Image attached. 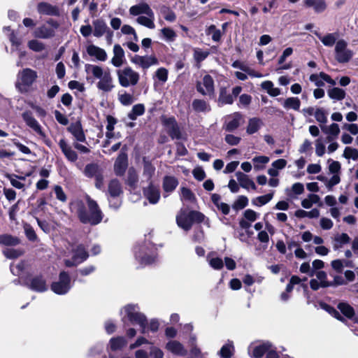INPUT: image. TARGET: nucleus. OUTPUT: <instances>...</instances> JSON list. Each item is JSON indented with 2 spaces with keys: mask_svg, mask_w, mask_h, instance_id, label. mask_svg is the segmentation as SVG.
<instances>
[{
  "mask_svg": "<svg viewBox=\"0 0 358 358\" xmlns=\"http://www.w3.org/2000/svg\"><path fill=\"white\" fill-rule=\"evenodd\" d=\"M113 57L111 59L110 63L115 67H120L125 61V55L123 48L119 44H115L113 46Z\"/></svg>",
  "mask_w": 358,
  "mask_h": 358,
  "instance_id": "obj_17",
  "label": "nucleus"
},
{
  "mask_svg": "<svg viewBox=\"0 0 358 358\" xmlns=\"http://www.w3.org/2000/svg\"><path fill=\"white\" fill-rule=\"evenodd\" d=\"M314 34L320 40L322 43L327 47H332L334 45H336L338 34L336 32L329 33L325 35H322L317 31H315Z\"/></svg>",
  "mask_w": 358,
  "mask_h": 358,
  "instance_id": "obj_22",
  "label": "nucleus"
},
{
  "mask_svg": "<svg viewBox=\"0 0 358 358\" xmlns=\"http://www.w3.org/2000/svg\"><path fill=\"white\" fill-rule=\"evenodd\" d=\"M180 199L182 201L189 202H194L195 201V196L189 189L183 187L180 189Z\"/></svg>",
  "mask_w": 358,
  "mask_h": 358,
  "instance_id": "obj_54",
  "label": "nucleus"
},
{
  "mask_svg": "<svg viewBox=\"0 0 358 358\" xmlns=\"http://www.w3.org/2000/svg\"><path fill=\"white\" fill-rule=\"evenodd\" d=\"M206 33L207 35H211L212 40L215 42H219L222 38V32L220 29H217L214 24L209 26Z\"/></svg>",
  "mask_w": 358,
  "mask_h": 358,
  "instance_id": "obj_48",
  "label": "nucleus"
},
{
  "mask_svg": "<svg viewBox=\"0 0 358 358\" xmlns=\"http://www.w3.org/2000/svg\"><path fill=\"white\" fill-rule=\"evenodd\" d=\"M262 125L263 122L259 118H250L248 121L246 132L248 134H253L256 133L262 127Z\"/></svg>",
  "mask_w": 358,
  "mask_h": 358,
  "instance_id": "obj_37",
  "label": "nucleus"
},
{
  "mask_svg": "<svg viewBox=\"0 0 358 358\" xmlns=\"http://www.w3.org/2000/svg\"><path fill=\"white\" fill-rule=\"evenodd\" d=\"M85 71L90 78L99 80L96 84L99 90L108 92L113 89V78L108 69L105 70L100 66L86 64Z\"/></svg>",
  "mask_w": 358,
  "mask_h": 358,
  "instance_id": "obj_2",
  "label": "nucleus"
},
{
  "mask_svg": "<svg viewBox=\"0 0 358 358\" xmlns=\"http://www.w3.org/2000/svg\"><path fill=\"white\" fill-rule=\"evenodd\" d=\"M145 113V106L142 103H138L133 106L131 112L128 114V117L131 120H136L137 117L143 115Z\"/></svg>",
  "mask_w": 358,
  "mask_h": 358,
  "instance_id": "obj_43",
  "label": "nucleus"
},
{
  "mask_svg": "<svg viewBox=\"0 0 358 358\" xmlns=\"http://www.w3.org/2000/svg\"><path fill=\"white\" fill-rule=\"evenodd\" d=\"M138 181V176L134 168H130L127 173V184L132 188H135Z\"/></svg>",
  "mask_w": 358,
  "mask_h": 358,
  "instance_id": "obj_46",
  "label": "nucleus"
},
{
  "mask_svg": "<svg viewBox=\"0 0 358 358\" xmlns=\"http://www.w3.org/2000/svg\"><path fill=\"white\" fill-rule=\"evenodd\" d=\"M196 90L203 95L212 96L214 94V81L209 75H206L201 82L196 85Z\"/></svg>",
  "mask_w": 358,
  "mask_h": 358,
  "instance_id": "obj_11",
  "label": "nucleus"
},
{
  "mask_svg": "<svg viewBox=\"0 0 358 358\" xmlns=\"http://www.w3.org/2000/svg\"><path fill=\"white\" fill-rule=\"evenodd\" d=\"M24 251L20 249L6 248L3 250V254L8 259H16L22 255Z\"/></svg>",
  "mask_w": 358,
  "mask_h": 358,
  "instance_id": "obj_50",
  "label": "nucleus"
},
{
  "mask_svg": "<svg viewBox=\"0 0 358 358\" xmlns=\"http://www.w3.org/2000/svg\"><path fill=\"white\" fill-rule=\"evenodd\" d=\"M343 156L346 159H352V160L356 161L358 159V150L355 148L346 147L344 150Z\"/></svg>",
  "mask_w": 358,
  "mask_h": 358,
  "instance_id": "obj_60",
  "label": "nucleus"
},
{
  "mask_svg": "<svg viewBox=\"0 0 358 358\" xmlns=\"http://www.w3.org/2000/svg\"><path fill=\"white\" fill-rule=\"evenodd\" d=\"M85 201L87 209L85 203L80 199H76L71 203V208L74 211L83 224L97 225L101 222L103 218V213L96 201L89 195L85 196Z\"/></svg>",
  "mask_w": 358,
  "mask_h": 358,
  "instance_id": "obj_1",
  "label": "nucleus"
},
{
  "mask_svg": "<svg viewBox=\"0 0 358 358\" xmlns=\"http://www.w3.org/2000/svg\"><path fill=\"white\" fill-rule=\"evenodd\" d=\"M119 101L124 106H129L134 101V99L131 94L124 93L119 96Z\"/></svg>",
  "mask_w": 358,
  "mask_h": 358,
  "instance_id": "obj_64",
  "label": "nucleus"
},
{
  "mask_svg": "<svg viewBox=\"0 0 358 358\" xmlns=\"http://www.w3.org/2000/svg\"><path fill=\"white\" fill-rule=\"evenodd\" d=\"M23 120L26 124L34 131L41 138H45V134L43 131L41 126L38 122L34 118L32 113L30 111H25L22 114Z\"/></svg>",
  "mask_w": 358,
  "mask_h": 358,
  "instance_id": "obj_13",
  "label": "nucleus"
},
{
  "mask_svg": "<svg viewBox=\"0 0 358 358\" xmlns=\"http://www.w3.org/2000/svg\"><path fill=\"white\" fill-rule=\"evenodd\" d=\"M129 14L133 16H140L141 15H150L152 16V9L145 2H141L132 6L129 10Z\"/></svg>",
  "mask_w": 358,
  "mask_h": 358,
  "instance_id": "obj_18",
  "label": "nucleus"
},
{
  "mask_svg": "<svg viewBox=\"0 0 358 358\" xmlns=\"http://www.w3.org/2000/svg\"><path fill=\"white\" fill-rule=\"evenodd\" d=\"M218 101L222 105L231 104L234 102L233 95L228 93L226 88H221L220 91Z\"/></svg>",
  "mask_w": 358,
  "mask_h": 358,
  "instance_id": "obj_41",
  "label": "nucleus"
},
{
  "mask_svg": "<svg viewBox=\"0 0 358 358\" xmlns=\"http://www.w3.org/2000/svg\"><path fill=\"white\" fill-rule=\"evenodd\" d=\"M178 185V180L174 176H166L163 179L162 187L165 192L171 193L175 190Z\"/></svg>",
  "mask_w": 358,
  "mask_h": 358,
  "instance_id": "obj_31",
  "label": "nucleus"
},
{
  "mask_svg": "<svg viewBox=\"0 0 358 358\" xmlns=\"http://www.w3.org/2000/svg\"><path fill=\"white\" fill-rule=\"evenodd\" d=\"M54 192L56 196L57 199L64 203L67 200V196L64 192L62 187L59 185H55L54 187Z\"/></svg>",
  "mask_w": 358,
  "mask_h": 358,
  "instance_id": "obj_63",
  "label": "nucleus"
},
{
  "mask_svg": "<svg viewBox=\"0 0 358 358\" xmlns=\"http://www.w3.org/2000/svg\"><path fill=\"white\" fill-rule=\"evenodd\" d=\"M155 14L152 10V16L150 15H140L136 18V22L141 25H143L149 29H154L155 27Z\"/></svg>",
  "mask_w": 358,
  "mask_h": 358,
  "instance_id": "obj_36",
  "label": "nucleus"
},
{
  "mask_svg": "<svg viewBox=\"0 0 358 358\" xmlns=\"http://www.w3.org/2000/svg\"><path fill=\"white\" fill-rule=\"evenodd\" d=\"M329 96L334 100H342L345 96V92L344 90L338 87H334L328 91Z\"/></svg>",
  "mask_w": 358,
  "mask_h": 358,
  "instance_id": "obj_47",
  "label": "nucleus"
},
{
  "mask_svg": "<svg viewBox=\"0 0 358 358\" xmlns=\"http://www.w3.org/2000/svg\"><path fill=\"white\" fill-rule=\"evenodd\" d=\"M234 351V343L232 341H228L220 350V355L222 358H230Z\"/></svg>",
  "mask_w": 358,
  "mask_h": 358,
  "instance_id": "obj_44",
  "label": "nucleus"
},
{
  "mask_svg": "<svg viewBox=\"0 0 358 358\" xmlns=\"http://www.w3.org/2000/svg\"><path fill=\"white\" fill-rule=\"evenodd\" d=\"M301 101L297 97H289L283 103V107L286 109L298 110L300 108Z\"/></svg>",
  "mask_w": 358,
  "mask_h": 358,
  "instance_id": "obj_40",
  "label": "nucleus"
},
{
  "mask_svg": "<svg viewBox=\"0 0 358 358\" xmlns=\"http://www.w3.org/2000/svg\"><path fill=\"white\" fill-rule=\"evenodd\" d=\"M37 10L41 15L51 16L59 15V8L46 2L39 3L37 6Z\"/></svg>",
  "mask_w": 358,
  "mask_h": 358,
  "instance_id": "obj_20",
  "label": "nucleus"
},
{
  "mask_svg": "<svg viewBox=\"0 0 358 358\" xmlns=\"http://www.w3.org/2000/svg\"><path fill=\"white\" fill-rule=\"evenodd\" d=\"M304 5L308 8H313L316 13H322L327 8L324 0H304Z\"/></svg>",
  "mask_w": 358,
  "mask_h": 358,
  "instance_id": "obj_34",
  "label": "nucleus"
},
{
  "mask_svg": "<svg viewBox=\"0 0 358 358\" xmlns=\"http://www.w3.org/2000/svg\"><path fill=\"white\" fill-rule=\"evenodd\" d=\"M143 194L151 204H156L160 199V191L159 188L155 186L152 182L143 189Z\"/></svg>",
  "mask_w": 358,
  "mask_h": 358,
  "instance_id": "obj_16",
  "label": "nucleus"
},
{
  "mask_svg": "<svg viewBox=\"0 0 358 358\" xmlns=\"http://www.w3.org/2000/svg\"><path fill=\"white\" fill-rule=\"evenodd\" d=\"M127 167V155L125 152H121L117 157L115 164V173L117 176H122Z\"/></svg>",
  "mask_w": 358,
  "mask_h": 358,
  "instance_id": "obj_21",
  "label": "nucleus"
},
{
  "mask_svg": "<svg viewBox=\"0 0 358 358\" xmlns=\"http://www.w3.org/2000/svg\"><path fill=\"white\" fill-rule=\"evenodd\" d=\"M68 131L73 136L74 138L79 142H85V135L80 122L71 124L68 127Z\"/></svg>",
  "mask_w": 358,
  "mask_h": 358,
  "instance_id": "obj_29",
  "label": "nucleus"
},
{
  "mask_svg": "<svg viewBox=\"0 0 358 358\" xmlns=\"http://www.w3.org/2000/svg\"><path fill=\"white\" fill-rule=\"evenodd\" d=\"M337 308L345 317L351 320L357 325L353 329V331H356L358 328V317L355 314L354 308L346 302L339 303Z\"/></svg>",
  "mask_w": 358,
  "mask_h": 358,
  "instance_id": "obj_14",
  "label": "nucleus"
},
{
  "mask_svg": "<svg viewBox=\"0 0 358 358\" xmlns=\"http://www.w3.org/2000/svg\"><path fill=\"white\" fill-rule=\"evenodd\" d=\"M161 33L164 38V40L167 42H173L175 41L176 38V32L169 27H164L161 29Z\"/></svg>",
  "mask_w": 358,
  "mask_h": 358,
  "instance_id": "obj_53",
  "label": "nucleus"
},
{
  "mask_svg": "<svg viewBox=\"0 0 358 358\" xmlns=\"http://www.w3.org/2000/svg\"><path fill=\"white\" fill-rule=\"evenodd\" d=\"M273 196V193L267 194L266 195L260 196L252 200L253 205L262 206L268 203Z\"/></svg>",
  "mask_w": 358,
  "mask_h": 358,
  "instance_id": "obj_52",
  "label": "nucleus"
},
{
  "mask_svg": "<svg viewBox=\"0 0 358 358\" xmlns=\"http://www.w3.org/2000/svg\"><path fill=\"white\" fill-rule=\"evenodd\" d=\"M20 239L9 234L0 235V244L8 246H15L20 243Z\"/></svg>",
  "mask_w": 358,
  "mask_h": 358,
  "instance_id": "obj_39",
  "label": "nucleus"
},
{
  "mask_svg": "<svg viewBox=\"0 0 358 358\" xmlns=\"http://www.w3.org/2000/svg\"><path fill=\"white\" fill-rule=\"evenodd\" d=\"M252 162L254 163V169L259 171L264 168V165L269 162V158L266 156H258L254 157Z\"/></svg>",
  "mask_w": 358,
  "mask_h": 358,
  "instance_id": "obj_49",
  "label": "nucleus"
},
{
  "mask_svg": "<svg viewBox=\"0 0 358 358\" xmlns=\"http://www.w3.org/2000/svg\"><path fill=\"white\" fill-rule=\"evenodd\" d=\"M155 76L162 83H166L168 80V70L161 67L156 71Z\"/></svg>",
  "mask_w": 358,
  "mask_h": 358,
  "instance_id": "obj_62",
  "label": "nucleus"
},
{
  "mask_svg": "<svg viewBox=\"0 0 358 358\" xmlns=\"http://www.w3.org/2000/svg\"><path fill=\"white\" fill-rule=\"evenodd\" d=\"M59 146L69 161L75 162L78 159V155L76 152L74 151L69 145H68L64 139L62 138L59 141Z\"/></svg>",
  "mask_w": 358,
  "mask_h": 358,
  "instance_id": "obj_23",
  "label": "nucleus"
},
{
  "mask_svg": "<svg viewBox=\"0 0 358 358\" xmlns=\"http://www.w3.org/2000/svg\"><path fill=\"white\" fill-rule=\"evenodd\" d=\"M350 241V238L347 234H338L334 238L333 248L334 250H338L341 249L344 245L349 243Z\"/></svg>",
  "mask_w": 358,
  "mask_h": 358,
  "instance_id": "obj_33",
  "label": "nucleus"
},
{
  "mask_svg": "<svg viewBox=\"0 0 358 358\" xmlns=\"http://www.w3.org/2000/svg\"><path fill=\"white\" fill-rule=\"evenodd\" d=\"M204 215L196 210L187 212L181 210L176 216V222L179 227L187 231L190 230L194 222L201 223L204 220Z\"/></svg>",
  "mask_w": 358,
  "mask_h": 358,
  "instance_id": "obj_5",
  "label": "nucleus"
},
{
  "mask_svg": "<svg viewBox=\"0 0 358 358\" xmlns=\"http://www.w3.org/2000/svg\"><path fill=\"white\" fill-rule=\"evenodd\" d=\"M209 265L215 270H220L224 266L223 261L220 257H210V255L207 257Z\"/></svg>",
  "mask_w": 358,
  "mask_h": 358,
  "instance_id": "obj_51",
  "label": "nucleus"
},
{
  "mask_svg": "<svg viewBox=\"0 0 358 358\" xmlns=\"http://www.w3.org/2000/svg\"><path fill=\"white\" fill-rule=\"evenodd\" d=\"M248 204V199L245 196H239L237 200L234 202L232 207L234 209L238 210L244 208Z\"/></svg>",
  "mask_w": 358,
  "mask_h": 358,
  "instance_id": "obj_58",
  "label": "nucleus"
},
{
  "mask_svg": "<svg viewBox=\"0 0 358 358\" xmlns=\"http://www.w3.org/2000/svg\"><path fill=\"white\" fill-rule=\"evenodd\" d=\"M71 288V278L66 271L59 273V279L51 285V289L59 295H64L69 292Z\"/></svg>",
  "mask_w": 358,
  "mask_h": 358,
  "instance_id": "obj_10",
  "label": "nucleus"
},
{
  "mask_svg": "<svg viewBox=\"0 0 358 358\" xmlns=\"http://www.w3.org/2000/svg\"><path fill=\"white\" fill-rule=\"evenodd\" d=\"M108 193L109 197H118L122 193L121 185L117 179H113L110 181L108 187Z\"/></svg>",
  "mask_w": 358,
  "mask_h": 358,
  "instance_id": "obj_35",
  "label": "nucleus"
},
{
  "mask_svg": "<svg viewBox=\"0 0 358 358\" xmlns=\"http://www.w3.org/2000/svg\"><path fill=\"white\" fill-rule=\"evenodd\" d=\"M24 233H25L27 238L30 241H35L37 240L36 234L34 229H33V227L30 224H26L24 226Z\"/></svg>",
  "mask_w": 358,
  "mask_h": 358,
  "instance_id": "obj_61",
  "label": "nucleus"
},
{
  "mask_svg": "<svg viewBox=\"0 0 358 358\" xmlns=\"http://www.w3.org/2000/svg\"><path fill=\"white\" fill-rule=\"evenodd\" d=\"M164 125L166 127L167 133L172 139H180L181 133L177 122L173 117H169L164 120Z\"/></svg>",
  "mask_w": 358,
  "mask_h": 358,
  "instance_id": "obj_15",
  "label": "nucleus"
},
{
  "mask_svg": "<svg viewBox=\"0 0 358 358\" xmlns=\"http://www.w3.org/2000/svg\"><path fill=\"white\" fill-rule=\"evenodd\" d=\"M86 50L90 57H94L99 61L105 62L107 59L106 50L99 46L91 44L87 47Z\"/></svg>",
  "mask_w": 358,
  "mask_h": 358,
  "instance_id": "obj_19",
  "label": "nucleus"
},
{
  "mask_svg": "<svg viewBox=\"0 0 358 358\" xmlns=\"http://www.w3.org/2000/svg\"><path fill=\"white\" fill-rule=\"evenodd\" d=\"M28 47L34 52H41L45 48V45L43 43L33 39L28 42Z\"/></svg>",
  "mask_w": 358,
  "mask_h": 358,
  "instance_id": "obj_57",
  "label": "nucleus"
},
{
  "mask_svg": "<svg viewBox=\"0 0 358 358\" xmlns=\"http://www.w3.org/2000/svg\"><path fill=\"white\" fill-rule=\"evenodd\" d=\"M131 62L141 67L143 69H148L152 66L157 65L159 64L158 59L155 56H140L138 55H134Z\"/></svg>",
  "mask_w": 358,
  "mask_h": 358,
  "instance_id": "obj_12",
  "label": "nucleus"
},
{
  "mask_svg": "<svg viewBox=\"0 0 358 358\" xmlns=\"http://www.w3.org/2000/svg\"><path fill=\"white\" fill-rule=\"evenodd\" d=\"M29 287L31 289L38 292H43L48 289L46 282L45 279L41 275L32 278L30 280Z\"/></svg>",
  "mask_w": 358,
  "mask_h": 358,
  "instance_id": "obj_26",
  "label": "nucleus"
},
{
  "mask_svg": "<svg viewBox=\"0 0 358 358\" xmlns=\"http://www.w3.org/2000/svg\"><path fill=\"white\" fill-rule=\"evenodd\" d=\"M109 344L110 349L115 351L122 349L127 344V341L122 336L112 338Z\"/></svg>",
  "mask_w": 358,
  "mask_h": 358,
  "instance_id": "obj_42",
  "label": "nucleus"
},
{
  "mask_svg": "<svg viewBox=\"0 0 358 358\" xmlns=\"http://www.w3.org/2000/svg\"><path fill=\"white\" fill-rule=\"evenodd\" d=\"M59 27V24L56 20L50 19L45 24L35 29L34 36L36 38L42 39L53 38Z\"/></svg>",
  "mask_w": 358,
  "mask_h": 358,
  "instance_id": "obj_9",
  "label": "nucleus"
},
{
  "mask_svg": "<svg viewBox=\"0 0 358 358\" xmlns=\"http://www.w3.org/2000/svg\"><path fill=\"white\" fill-rule=\"evenodd\" d=\"M135 258L142 266L154 264L157 259V249L152 243H145L135 249Z\"/></svg>",
  "mask_w": 358,
  "mask_h": 358,
  "instance_id": "obj_4",
  "label": "nucleus"
},
{
  "mask_svg": "<svg viewBox=\"0 0 358 358\" xmlns=\"http://www.w3.org/2000/svg\"><path fill=\"white\" fill-rule=\"evenodd\" d=\"M236 176L240 186L243 188L246 189H249L250 188L253 190L256 189L257 187L255 182L248 177V176L241 171H238L236 173Z\"/></svg>",
  "mask_w": 358,
  "mask_h": 358,
  "instance_id": "obj_30",
  "label": "nucleus"
},
{
  "mask_svg": "<svg viewBox=\"0 0 358 358\" xmlns=\"http://www.w3.org/2000/svg\"><path fill=\"white\" fill-rule=\"evenodd\" d=\"M327 113L323 108H317L315 111L314 115L316 120L322 124H325L327 122Z\"/></svg>",
  "mask_w": 358,
  "mask_h": 358,
  "instance_id": "obj_59",
  "label": "nucleus"
},
{
  "mask_svg": "<svg viewBox=\"0 0 358 358\" xmlns=\"http://www.w3.org/2000/svg\"><path fill=\"white\" fill-rule=\"evenodd\" d=\"M72 252L73 259L76 264L85 262L89 257L88 252L83 244L78 245Z\"/></svg>",
  "mask_w": 358,
  "mask_h": 358,
  "instance_id": "obj_27",
  "label": "nucleus"
},
{
  "mask_svg": "<svg viewBox=\"0 0 358 358\" xmlns=\"http://www.w3.org/2000/svg\"><path fill=\"white\" fill-rule=\"evenodd\" d=\"M323 132L337 137L340 133V128L338 124L333 123L329 127H321Z\"/></svg>",
  "mask_w": 358,
  "mask_h": 358,
  "instance_id": "obj_55",
  "label": "nucleus"
},
{
  "mask_svg": "<svg viewBox=\"0 0 358 358\" xmlns=\"http://www.w3.org/2000/svg\"><path fill=\"white\" fill-rule=\"evenodd\" d=\"M102 171L101 169L96 164H87L85 168V175L88 178H94Z\"/></svg>",
  "mask_w": 358,
  "mask_h": 358,
  "instance_id": "obj_45",
  "label": "nucleus"
},
{
  "mask_svg": "<svg viewBox=\"0 0 358 358\" xmlns=\"http://www.w3.org/2000/svg\"><path fill=\"white\" fill-rule=\"evenodd\" d=\"M92 24L94 27L93 35L96 38L103 36L107 31H108V30H110V28L103 19H96L93 20Z\"/></svg>",
  "mask_w": 358,
  "mask_h": 358,
  "instance_id": "obj_25",
  "label": "nucleus"
},
{
  "mask_svg": "<svg viewBox=\"0 0 358 358\" xmlns=\"http://www.w3.org/2000/svg\"><path fill=\"white\" fill-rule=\"evenodd\" d=\"M320 284H322V287H331L332 284H330V282L327 280V275L323 271H320L315 272V275Z\"/></svg>",
  "mask_w": 358,
  "mask_h": 358,
  "instance_id": "obj_56",
  "label": "nucleus"
},
{
  "mask_svg": "<svg viewBox=\"0 0 358 358\" xmlns=\"http://www.w3.org/2000/svg\"><path fill=\"white\" fill-rule=\"evenodd\" d=\"M37 73L29 68L24 69L17 73L16 87L21 92L27 91L37 78Z\"/></svg>",
  "mask_w": 358,
  "mask_h": 358,
  "instance_id": "obj_7",
  "label": "nucleus"
},
{
  "mask_svg": "<svg viewBox=\"0 0 358 358\" xmlns=\"http://www.w3.org/2000/svg\"><path fill=\"white\" fill-rule=\"evenodd\" d=\"M166 349L173 355L184 356L187 354V350L183 345L178 341L173 340L166 344Z\"/></svg>",
  "mask_w": 358,
  "mask_h": 358,
  "instance_id": "obj_24",
  "label": "nucleus"
},
{
  "mask_svg": "<svg viewBox=\"0 0 358 358\" xmlns=\"http://www.w3.org/2000/svg\"><path fill=\"white\" fill-rule=\"evenodd\" d=\"M242 115L239 113H235L228 117L226 122L225 130L229 132L235 131L241 124Z\"/></svg>",
  "mask_w": 358,
  "mask_h": 358,
  "instance_id": "obj_28",
  "label": "nucleus"
},
{
  "mask_svg": "<svg viewBox=\"0 0 358 358\" xmlns=\"http://www.w3.org/2000/svg\"><path fill=\"white\" fill-rule=\"evenodd\" d=\"M348 43L344 39H339L334 48L335 59L340 64L349 62L354 56V52L348 48Z\"/></svg>",
  "mask_w": 358,
  "mask_h": 358,
  "instance_id": "obj_8",
  "label": "nucleus"
},
{
  "mask_svg": "<svg viewBox=\"0 0 358 358\" xmlns=\"http://www.w3.org/2000/svg\"><path fill=\"white\" fill-rule=\"evenodd\" d=\"M155 172V167L150 162L148 161L145 158H143V170L142 173L143 179L150 183L152 182L151 179L154 176Z\"/></svg>",
  "mask_w": 358,
  "mask_h": 358,
  "instance_id": "obj_32",
  "label": "nucleus"
},
{
  "mask_svg": "<svg viewBox=\"0 0 358 358\" xmlns=\"http://www.w3.org/2000/svg\"><path fill=\"white\" fill-rule=\"evenodd\" d=\"M192 108L196 112L206 113L210 110V105L202 99H194L192 102Z\"/></svg>",
  "mask_w": 358,
  "mask_h": 358,
  "instance_id": "obj_38",
  "label": "nucleus"
},
{
  "mask_svg": "<svg viewBox=\"0 0 358 358\" xmlns=\"http://www.w3.org/2000/svg\"><path fill=\"white\" fill-rule=\"evenodd\" d=\"M116 74L120 85L123 87L135 86L140 80V74L130 66L117 69Z\"/></svg>",
  "mask_w": 358,
  "mask_h": 358,
  "instance_id": "obj_6",
  "label": "nucleus"
},
{
  "mask_svg": "<svg viewBox=\"0 0 358 358\" xmlns=\"http://www.w3.org/2000/svg\"><path fill=\"white\" fill-rule=\"evenodd\" d=\"M122 320L123 322L127 321L132 324L138 325L142 334L148 333L147 317L144 313H141L138 304H127L120 310Z\"/></svg>",
  "mask_w": 358,
  "mask_h": 358,
  "instance_id": "obj_3",
  "label": "nucleus"
}]
</instances>
